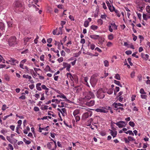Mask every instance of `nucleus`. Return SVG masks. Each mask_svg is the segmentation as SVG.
<instances>
[{"mask_svg":"<svg viewBox=\"0 0 150 150\" xmlns=\"http://www.w3.org/2000/svg\"><path fill=\"white\" fill-rule=\"evenodd\" d=\"M94 97L93 93L91 91H87L83 93V96L82 99L83 100H88Z\"/></svg>","mask_w":150,"mask_h":150,"instance_id":"1","label":"nucleus"},{"mask_svg":"<svg viewBox=\"0 0 150 150\" xmlns=\"http://www.w3.org/2000/svg\"><path fill=\"white\" fill-rule=\"evenodd\" d=\"M106 91L104 89H103L101 88L99 89L97 92V97L99 99L103 98L105 96L104 93Z\"/></svg>","mask_w":150,"mask_h":150,"instance_id":"2","label":"nucleus"},{"mask_svg":"<svg viewBox=\"0 0 150 150\" xmlns=\"http://www.w3.org/2000/svg\"><path fill=\"white\" fill-rule=\"evenodd\" d=\"M8 41L9 45L10 46H13L17 44L16 38L14 36H12L10 38Z\"/></svg>","mask_w":150,"mask_h":150,"instance_id":"3","label":"nucleus"},{"mask_svg":"<svg viewBox=\"0 0 150 150\" xmlns=\"http://www.w3.org/2000/svg\"><path fill=\"white\" fill-rule=\"evenodd\" d=\"M47 146L48 149L51 150H55L57 147V144L56 141L54 142H48L47 144Z\"/></svg>","mask_w":150,"mask_h":150,"instance_id":"4","label":"nucleus"},{"mask_svg":"<svg viewBox=\"0 0 150 150\" xmlns=\"http://www.w3.org/2000/svg\"><path fill=\"white\" fill-rule=\"evenodd\" d=\"M116 125H117L119 128H122L126 127L127 123L123 121H120L117 122L115 123Z\"/></svg>","mask_w":150,"mask_h":150,"instance_id":"5","label":"nucleus"},{"mask_svg":"<svg viewBox=\"0 0 150 150\" xmlns=\"http://www.w3.org/2000/svg\"><path fill=\"white\" fill-rule=\"evenodd\" d=\"M9 59V61L10 62V64L12 65H15L16 64L18 63V61L13 58L12 57L8 58Z\"/></svg>","mask_w":150,"mask_h":150,"instance_id":"6","label":"nucleus"},{"mask_svg":"<svg viewBox=\"0 0 150 150\" xmlns=\"http://www.w3.org/2000/svg\"><path fill=\"white\" fill-rule=\"evenodd\" d=\"M14 6L16 8H20L22 6V4L21 1H17L14 2Z\"/></svg>","mask_w":150,"mask_h":150,"instance_id":"7","label":"nucleus"},{"mask_svg":"<svg viewBox=\"0 0 150 150\" xmlns=\"http://www.w3.org/2000/svg\"><path fill=\"white\" fill-rule=\"evenodd\" d=\"M63 65L64 67L63 68H66L67 71H69L71 67L70 64L66 62H63Z\"/></svg>","mask_w":150,"mask_h":150,"instance_id":"8","label":"nucleus"},{"mask_svg":"<svg viewBox=\"0 0 150 150\" xmlns=\"http://www.w3.org/2000/svg\"><path fill=\"white\" fill-rule=\"evenodd\" d=\"M95 111L101 113H107L108 112L107 110L103 108H97L95 110Z\"/></svg>","mask_w":150,"mask_h":150,"instance_id":"9","label":"nucleus"},{"mask_svg":"<svg viewBox=\"0 0 150 150\" xmlns=\"http://www.w3.org/2000/svg\"><path fill=\"white\" fill-rule=\"evenodd\" d=\"M58 110L61 112L62 115L64 116L66 115V110L65 108H63L62 109L58 108Z\"/></svg>","mask_w":150,"mask_h":150,"instance_id":"10","label":"nucleus"},{"mask_svg":"<svg viewBox=\"0 0 150 150\" xmlns=\"http://www.w3.org/2000/svg\"><path fill=\"white\" fill-rule=\"evenodd\" d=\"M94 104L95 101L94 100H91L90 101L87 102L86 103V105L89 107L93 106Z\"/></svg>","mask_w":150,"mask_h":150,"instance_id":"11","label":"nucleus"},{"mask_svg":"<svg viewBox=\"0 0 150 150\" xmlns=\"http://www.w3.org/2000/svg\"><path fill=\"white\" fill-rule=\"evenodd\" d=\"M110 132V134L111 136L113 138L115 137H116L117 134V132L116 131H113L112 130L109 129Z\"/></svg>","mask_w":150,"mask_h":150,"instance_id":"12","label":"nucleus"},{"mask_svg":"<svg viewBox=\"0 0 150 150\" xmlns=\"http://www.w3.org/2000/svg\"><path fill=\"white\" fill-rule=\"evenodd\" d=\"M67 77L70 79L71 81H73L74 80V75H72L70 73H67Z\"/></svg>","mask_w":150,"mask_h":150,"instance_id":"13","label":"nucleus"},{"mask_svg":"<svg viewBox=\"0 0 150 150\" xmlns=\"http://www.w3.org/2000/svg\"><path fill=\"white\" fill-rule=\"evenodd\" d=\"M106 3L109 9H115V8L112 6V4H110L109 1H107Z\"/></svg>","mask_w":150,"mask_h":150,"instance_id":"14","label":"nucleus"},{"mask_svg":"<svg viewBox=\"0 0 150 150\" xmlns=\"http://www.w3.org/2000/svg\"><path fill=\"white\" fill-rule=\"evenodd\" d=\"M89 114L88 112H85L83 114L82 116V119L83 120H85L86 118L89 117Z\"/></svg>","mask_w":150,"mask_h":150,"instance_id":"15","label":"nucleus"},{"mask_svg":"<svg viewBox=\"0 0 150 150\" xmlns=\"http://www.w3.org/2000/svg\"><path fill=\"white\" fill-rule=\"evenodd\" d=\"M143 18L145 20H147V19L150 18V14L146 15L143 13Z\"/></svg>","mask_w":150,"mask_h":150,"instance_id":"16","label":"nucleus"},{"mask_svg":"<svg viewBox=\"0 0 150 150\" xmlns=\"http://www.w3.org/2000/svg\"><path fill=\"white\" fill-rule=\"evenodd\" d=\"M105 90L106 92L108 94H112L113 92V89L112 88L109 89H105Z\"/></svg>","mask_w":150,"mask_h":150,"instance_id":"17","label":"nucleus"},{"mask_svg":"<svg viewBox=\"0 0 150 150\" xmlns=\"http://www.w3.org/2000/svg\"><path fill=\"white\" fill-rule=\"evenodd\" d=\"M20 67L22 69H25L27 71H29V69L28 67L27 66H23V64H21L20 63L19 64Z\"/></svg>","mask_w":150,"mask_h":150,"instance_id":"18","label":"nucleus"},{"mask_svg":"<svg viewBox=\"0 0 150 150\" xmlns=\"http://www.w3.org/2000/svg\"><path fill=\"white\" fill-rule=\"evenodd\" d=\"M90 37L94 40L98 39L99 38V35H92L90 36Z\"/></svg>","mask_w":150,"mask_h":150,"instance_id":"19","label":"nucleus"},{"mask_svg":"<svg viewBox=\"0 0 150 150\" xmlns=\"http://www.w3.org/2000/svg\"><path fill=\"white\" fill-rule=\"evenodd\" d=\"M60 98L64 99V101H67V102H68L69 101V100L67 98L65 95L62 93L61 94Z\"/></svg>","mask_w":150,"mask_h":150,"instance_id":"20","label":"nucleus"},{"mask_svg":"<svg viewBox=\"0 0 150 150\" xmlns=\"http://www.w3.org/2000/svg\"><path fill=\"white\" fill-rule=\"evenodd\" d=\"M41 85V83H37L36 84V88L38 90L41 91L42 90L41 88L40 87Z\"/></svg>","mask_w":150,"mask_h":150,"instance_id":"21","label":"nucleus"},{"mask_svg":"<svg viewBox=\"0 0 150 150\" xmlns=\"http://www.w3.org/2000/svg\"><path fill=\"white\" fill-rule=\"evenodd\" d=\"M41 88L43 89H44L45 90V93H47L48 92L49 89L48 88H47L45 85H44V84H43L41 85Z\"/></svg>","mask_w":150,"mask_h":150,"instance_id":"22","label":"nucleus"},{"mask_svg":"<svg viewBox=\"0 0 150 150\" xmlns=\"http://www.w3.org/2000/svg\"><path fill=\"white\" fill-rule=\"evenodd\" d=\"M110 25L112 27L113 29L116 30L117 29V26L116 25V24L114 23H110Z\"/></svg>","mask_w":150,"mask_h":150,"instance_id":"23","label":"nucleus"},{"mask_svg":"<svg viewBox=\"0 0 150 150\" xmlns=\"http://www.w3.org/2000/svg\"><path fill=\"white\" fill-rule=\"evenodd\" d=\"M79 113V111L78 109L75 110L73 112V115L74 116H77Z\"/></svg>","mask_w":150,"mask_h":150,"instance_id":"24","label":"nucleus"},{"mask_svg":"<svg viewBox=\"0 0 150 150\" xmlns=\"http://www.w3.org/2000/svg\"><path fill=\"white\" fill-rule=\"evenodd\" d=\"M23 78H26V79H28L29 80H30L32 79V77L31 76L29 75H23Z\"/></svg>","mask_w":150,"mask_h":150,"instance_id":"25","label":"nucleus"},{"mask_svg":"<svg viewBox=\"0 0 150 150\" xmlns=\"http://www.w3.org/2000/svg\"><path fill=\"white\" fill-rule=\"evenodd\" d=\"M110 11L111 12H112L114 11L115 13H116V14H117V16L118 17H120L121 15L120 14V13H119L118 11V10H110Z\"/></svg>","mask_w":150,"mask_h":150,"instance_id":"26","label":"nucleus"},{"mask_svg":"<svg viewBox=\"0 0 150 150\" xmlns=\"http://www.w3.org/2000/svg\"><path fill=\"white\" fill-rule=\"evenodd\" d=\"M22 95L19 97V98L22 100H25L26 98L25 97V94L24 93H22Z\"/></svg>","mask_w":150,"mask_h":150,"instance_id":"27","label":"nucleus"},{"mask_svg":"<svg viewBox=\"0 0 150 150\" xmlns=\"http://www.w3.org/2000/svg\"><path fill=\"white\" fill-rule=\"evenodd\" d=\"M113 107L114 109L115 110H116L119 108L117 103H113Z\"/></svg>","mask_w":150,"mask_h":150,"instance_id":"28","label":"nucleus"},{"mask_svg":"<svg viewBox=\"0 0 150 150\" xmlns=\"http://www.w3.org/2000/svg\"><path fill=\"white\" fill-rule=\"evenodd\" d=\"M44 70L45 72L50 71V68L49 65H47V66H46L45 68L44 69Z\"/></svg>","mask_w":150,"mask_h":150,"instance_id":"29","label":"nucleus"},{"mask_svg":"<svg viewBox=\"0 0 150 150\" xmlns=\"http://www.w3.org/2000/svg\"><path fill=\"white\" fill-rule=\"evenodd\" d=\"M103 64L105 67H108L109 66V62L107 60H105L103 61Z\"/></svg>","mask_w":150,"mask_h":150,"instance_id":"30","label":"nucleus"},{"mask_svg":"<svg viewBox=\"0 0 150 150\" xmlns=\"http://www.w3.org/2000/svg\"><path fill=\"white\" fill-rule=\"evenodd\" d=\"M91 28L92 29L95 30L98 28V26H96V25H91Z\"/></svg>","mask_w":150,"mask_h":150,"instance_id":"31","label":"nucleus"},{"mask_svg":"<svg viewBox=\"0 0 150 150\" xmlns=\"http://www.w3.org/2000/svg\"><path fill=\"white\" fill-rule=\"evenodd\" d=\"M23 141L26 144H30L31 143V142L30 141L27 140L26 139L24 138L23 139Z\"/></svg>","mask_w":150,"mask_h":150,"instance_id":"32","label":"nucleus"},{"mask_svg":"<svg viewBox=\"0 0 150 150\" xmlns=\"http://www.w3.org/2000/svg\"><path fill=\"white\" fill-rule=\"evenodd\" d=\"M108 38L109 40H112L113 38V35L112 34L109 35L108 36Z\"/></svg>","mask_w":150,"mask_h":150,"instance_id":"33","label":"nucleus"},{"mask_svg":"<svg viewBox=\"0 0 150 150\" xmlns=\"http://www.w3.org/2000/svg\"><path fill=\"white\" fill-rule=\"evenodd\" d=\"M114 83L117 85L118 86H120V87H122V84L120 83V82L119 81H118L116 80H114Z\"/></svg>","mask_w":150,"mask_h":150,"instance_id":"34","label":"nucleus"},{"mask_svg":"<svg viewBox=\"0 0 150 150\" xmlns=\"http://www.w3.org/2000/svg\"><path fill=\"white\" fill-rule=\"evenodd\" d=\"M125 133L127 134H129V135H131L132 136H134V133L132 132V131L130 130H128L127 132H125Z\"/></svg>","mask_w":150,"mask_h":150,"instance_id":"35","label":"nucleus"},{"mask_svg":"<svg viewBox=\"0 0 150 150\" xmlns=\"http://www.w3.org/2000/svg\"><path fill=\"white\" fill-rule=\"evenodd\" d=\"M139 92L141 94H146V93L144 91V90L143 88H141L140 91Z\"/></svg>","mask_w":150,"mask_h":150,"instance_id":"36","label":"nucleus"},{"mask_svg":"<svg viewBox=\"0 0 150 150\" xmlns=\"http://www.w3.org/2000/svg\"><path fill=\"white\" fill-rule=\"evenodd\" d=\"M8 108V107H7L6 105L4 104L2 105L1 109L3 111H4Z\"/></svg>","mask_w":150,"mask_h":150,"instance_id":"37","label":"nucleus"},{"mask_svg":"<svg viewBox=\"0 0 150 150\" xmlns=\"http://www.w3.org/2000/svg\"><path fill=\"white\" fill-rule=\"evenodd\" d=\"M48 106L46 105L42 106L41 108V109L43 110H47L48 109Z\"/></svg>","mask_w":150,"mask_h":150,"instance_id":"38","label":"nucleus"},{"mask_svg":"<svg viewBox=\"0 0 150 150\" xmlns=\"http://www.w3.org/2000/svg\"><path fill=\"white\" fill-rule=\"evenodd\" d=\"M115 78L116 79L120 80V75L118 74H115Z\"/></svg>","mask_w":150,"mask_h":150,"instance_id":"39","label":"nucleus"},{"mask_svg":"<svg viewBox=\"0 0 150 150\" xmlns=\"http://www.w3.org/2000/svg\"><path fill=\"white\" fill-rule=\"evenodd\" d=\"M89 22L88 21H86L84 23V26L86 27H87L89 25Z\"/></svg>","mask_w":150,"mask_h":150,"instance_id":"40","label":"nucleus"},{"mask_svg":"<svg viewBox=\"0 0 150 150\" xmlns=\"http://www.w3.org/2000/svg\"><path fill=\"white\" fill-rule=\"evenodd\" d=\"M128 139H129V142L133 141L135 140V139L133 137H131V136L128 137Z\"/></svg>","mask_w":150,"mask_h":150,"instance_id":"41","label":"nucleus"},{"mask_svg":"<svg viewBox=\"0 0 150 150\" xmlns=\"http://www.w3.org/2000/svg\"><path fill=\"white\" fill-rule=\"evenodd\" d=\"M6 139L7 140L11 143H13V142H12L11 139V137L8 136H7L6 137Z\"/></svg>","mask_w":150,"mask_h":150,"instance_id":"42","label":"nucleus"},{"mask_svg":"<svg viewBox=\"0 0 150 150\" xmlns=\"http://www.w3.org/2000/svg\"><path fill=\"white\" fill-rule=\"evenodd\" d=\"M4 78L5 80L7 81H9L10 80L9 76L7 74H6L4 76Z\"/></svg>","mask_w":150,"mask_h":150,"instance_id":"43","label":"nucleus"},{"mask_svg":"<svg viewBox=\"0 0 150 150\" xmlns=\"http://www.w3.org/2000/svg\"><path fill=\"white\" fill-rule=\"evenodd\" d=\"M4 23H2L0 22V29L3 30L4 29Z\"/></svg>","mask_w":150,"mask_h":150,"instance_id":"44","label":"nucleus"},{"mask_svg":"<svg viewBox=\"0 0 150 150\" xmlns=\"http://www.w3.org/2000/svg\"><path fill=\"white\" fill-rule=\"evenodd\" d=\"M18 124L17 125V127H20L21 125L22 124V121L21 120H19L17 122Z\"/></svg>","mask_w":150,"mask_h":150,"instance_id":"45","label":"nucleus"},{"mask_svg":"<svg viewBox=\"0 0 150 150\" xmlns=\"http://www.w3.org/2000/svg\"><path fill=\"white\" fill-rule=\"evenodd\" d=\"M106 45L108 47H110L112 46L113 44L111 42H108L107 43Z\"/></svg>","mask_w":150,"mask_h":150,"instance_id":"46","label":"nucleus"},{"mask_svg":"<svg viewBox=\"0 0 150 150\" xmlns=\"http://www.w3.org/2000/svg\"><path fill=\"white\" fill-rule=\"evenodd\" d=\"M124 110V108L122 107H119L116 110L120 112L121 111H123Z\"/></svg>","mask_w":150,"mask_h":150,"instance_id":"47","label":"nucleus"},{"mask_svg":"<svg viewBox=\"0 0 150 150\" xmlns=\"http://www.w3.org/2000/svg\"><path fill=\"white\" fill-rule=\"evenodd\" d=\"M95 47V45L94 44H93L91 45L89 47V49H91L92 50H93Z\"/></svg>","mask_w":150,"mask_h":150,"instance_id":"48","label":"nucleus"},{"mask_svg":"<svg viewBox=\"0 0 150 150\" xmlns=\"http://www.w3.org/2000/svg\"><path fill=\"white\" fill-rule=\"evenodd\" d=\"M141 98L143 99H146L147 97V96L146 94H142L140 96Z\"/></svg>","mask_w":150,"mask_h":150,"instance_id":"49","label":"nucleus"},{"mask_svg":"<svg viewBox=\"0 0 150 150\" xmlns=\"http://www.w3.org/2000/svg\"><path fill=\"white\" fill-rule=\"evenodd\" d=\"M129 125L132 127H134L135 124L134 122L132 121H130L129 123Z\"/></svg>","mask_w":150,"mask_h":150,"instance_id":"50","label":"nucleus"},{"mask_svg":"<svg viewBox=\"0 0 150 150\" xmlns=\"http://www.w3.org/2000/svg\"><path fill=\"white\" fill-rule=\"evenodd\" d=\"M74 117H75L76 122H77V121H79L80 120V118L79 116L78 115H76L75 116H74Z\"/></svg>","mask_w":150,"mask_h":150,"instance_id":"51","label":"nucleus"},{"mask_svg":"<svg viewBox=\"0 0 150 150\" xmlns=\"http://www.w3.org/2000/svg\"><path fill=\"white\" fill-rule=\"evenodd\" d=\"M137 79L139 81H141L142 80V76L141 74L138 75L137 76Z\"/></svg>","mask_w":150,"mask_h":150,"instance_id":"52","label":"nucleus"},{"mask_svg":"<svg viewBox=\"0 0 150 150\" xmlns=\"http://www.w3.org/2000/svg\"><path fill=\"white\" fill-rule=\"evenodd\" d=\"M64 60L63 58L62 57H61L59 58H58L57 59L58 61L59 62V63H61Z\"/></svg>","mask_w":150,"mask_h":150,"instance_id":"53","label":"nucleus"},{"mask_svg":"<svg viewBox=\"0 0 150 150\" xmlns=\"http://www.w3.org/2000/svg\"><path fill=\"white\" fill-rule=\"evenodd\" d=\"M65 104V103L64 102H61V104L58 105V107L60 108L63 107L64 106V105Z\"/></svg>","mask_w":150,"mask_h":150,"instance_id":"54","label":"nucleus"},{"mask_svg":"<svg viewBox=\"0 0 150 150\" xmlns=\"http://www.w3.org/2000/svg\"><path fill=\"white\" fill-rule=\"evenodd\" d=\"M127 60L129 63L130 65L131 66H132L133 65L132 63L131 62V58L129 57L127 59Z\"/></svg>","mask_w":150,"mask_h":150,"instance_id":"55","label":"nucleus"},{"mask_svg":"<svg viewBox=\"0 0 150 150\" xmlns=\"http://www.w3.org/2000/svg\"><path fill=\"white\" fill-rule=\"evenodd\" d=\"M98 23L100 25H101L103 24V21L101 19H99L97 21Z\"/></svg>","mask_w":150,"mask_h":150,"instance_id":"56","label":"nucleus"},{"mask_svg":"<svg viewBox=\"0 0 150 150\" xmlns=\"http://www.w3.org/2000/svg\"><path fill=\"white\" fill-rule=\"evenodd\" d=\"M8 146L9 147V149H10L11 150H13V148L12 146V145L11 144H9L8 145Z\"/></svg>","mask_w":150,"mask_h":150,"instance_id":"57","label":"nucleus"},{"mask_svg":"<svg viewBox=\"0 0 150 150\" xmlns=\"http://www.w3.org/2000/svg\"><path fill=\"white\" fill-rule=\"evenodd\" d=\"M135 72L134 71L131 72L130 74V76L131 78H134L135 76Z\"/></svg>","mask_w":150,"mask_h":150,"instance_id":"58","label":"nucleus"},{"mask_svg":"<svg viewBox=\"0 0 150 150\" xmlns=\"http://www.w3.org/2000/svg\"><path fill=\"white\" fill-rule=\"evenodd\" d=\"M149 55L147 54H146L145 55V56L144 57L143 59L145 60H147L149 59Z\"/></svg>","mask_w":150,"mask_h":150,"instance_id":"59","label":"nucleus"},{"mask_svg":"<svg viewBox=\"0 0 150 150\" xmlns=\"http://www.w3.org/2000/svg\"><path fill=\"white\" fill-rule=\"evenodd\" d=\"M62 28V27H59V32H58V35H59L60 34H62V28Z\"/></svg>","mask_w":150,"mask_h":150,"instance_id":"60","label":"nucleus"},{"mask_svg":"<svg viewBox=\"0 0 150 150\" xmlns=\"http://www.w3.org/2000/svg\"><path fill=\"white\" fill-rule=\"evenodd\" d=\"M34 110L35 112H38L40 110L39 108L37 106L34 107Z\"/></svg>","mask_w":150,"mask_h":150,"instance_id":"61","label":"nucleus"},{"mask_svg":"<svg viewBox=\"0 0 150 150\" xmlns=\"http://www.w3.org/2000/svg\"><path fill=\"white\" fill-rule=\"evenodd\" d=\"M132 53V51L130 50L127 51L125 52V53L127 55H130V54H131Z\"/></svg>","mask_w":150,"mask_h":150,"instance_id":"62","label":"nucleus"},{"mask_svg":"<svg viewBox=\"0 0 150 150\" xmlns=\"http://www.w3.org/2000/svg\"><path fill=\"white\" fill-rule=\"evenodd\" d=\"M137 53V52L133 53L132 54V56L135 57L136 58H138L139 57L138 56L136 55Z\"/></svg>","mask_w":150,"mask_h":150,"instance_id":"63","label":"nucleus"},{"mask_svg":"<svg viewBox=\"0 0 150 150\" xmlns=\"http://www.w3.org/2000/svg\"><path fill=\"white\" fill-rule=\"evenodd\" d=\"M29 87L31 89H33L35 87V86L34 84H30L29 86Z\"/></svg>","mask_w":150,"mask_h":150,"instance_id":"64","label":"nucleus"}]
</instances>
